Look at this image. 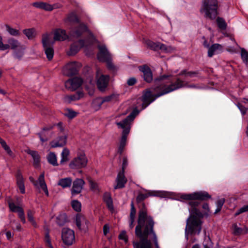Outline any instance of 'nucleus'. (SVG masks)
Instances as JSON below:
<instances>
[{"label": "nucleus", "instance_id": "f257e3e1", "mask_svg": "<svg viewBox=\"0 0 248 248\" xmlns=\"http://www.w3.org/2000/svg\"><path fill=\"white\" fill-rule=\"evenodd\" d=\"M185 87L195 88L196 86H188L184 81L171 75L160 76L155 79L154 86L147 90L143 94L142 99H140L142 102L141 110L145 108L156 98Z\"/></svg>", "mask_w": 248, "mask_h": 248}, {"label": "nucleus", "instance_id": "f03ea898", "mask_svg": "<svg viewBox=\"0 0 248 248\" xmlns=\"http://www.w3.org/2000/svg\"><path fill=\"white\" fill-rule=\"evenodd\" d=\"M180 198L182 199L190 201L188 202V210L190 216L186 219V225L185 229V236L188 239V233H197L199 234L201 231L202 221L200 217L203 214L198 208L199 202L196 200H204L211 198V196L206 191H199L188 194H182Z\"/></svg>", "mask_w": 248, "mask_h": 248}, {"label": "nucleus", "instance_id": "7ed1b4c3", "mask_svg": "<svg viewBox=\"0 0 248 248\" xmlns=\"http://www.w3.org/2000/svg\"><path fill=\"white\" fill-rule=\"evenodd\" d=\"M154 221L148 216L145 209H141L139 214L138 225L136 227V235L140 238V242H133L134 248H151L153 240L156 248H160L156 234L153 231Z\"/></svg>", "mask_w": 248, "mask_h": 248}, {"label": "nucleus", "instance_id": "20e7f679", "mask_svg": "<svg viewBox=\"0 0 248 248\" xmlns=\"http://www.w3.org/2000/svg\"><path fill=\"white\" fill-rule=\"evenodd\" d=\"M64 23L66 26H71L69 29V35L73 38H78L84 32L88 31L86 25L79 20L74 12L67 15L64 19Z\"/></svg>", "mask_w": 248, "mask_h": 248}, {"label": "nucleus", "instance_id": "39448f33", "mask_svg": "<svg viewBox=\"0 0 248 248\" xmlns=\"http://www.w3.org/2000/svg\"><path fill=\"white\" fill-rule=\"evenodd\" d=\"M139 111L135 108L132 112L125 119L121 122L116 121V124L118 128L123 129L122 136L120 141V145L118 148V152L121 154L126 145L127 137L131 128V125L132 121L136 116L138 114Z\"/></svg>", "mask_w": 248, "mask_h": 248}, {"label": "nucleus", "instance_id": "423d86ee", "mask_svg": "<svg viewBox=\"0 0 248 248\" xmlns=\"http://www.w3.org/2000/svg\"><path fill=\"white\" fill-rule=\"evenodd\" d=\"M217 0H204L201 9L205 17L214 19L217 15Z\"/></svg>", "mask_w": 248, "mask_h": 248}, {"label": "nucleus", "instance_id": "0eeeda50", "mask_svg": "<svg viewBox=\"0 0 248 248\" xmlns=\"http://www.w3.org/2000/svg\"><path fill=\"white\" fill-rule=\"evenodd\" d=\"M98 47L99 49V52L97 54L98 60L100 62H106L108 69L114 70L115 66L111 62L112 57L106 46L104 45H99Z\"/></svg>", "mask_w": 248, "mask_h": 248}, {"label": "nucleus", "instance_id": "6e6552de", "mask_svg": "<svg viewBox=\"0 0 248 248\" xmlns=\"http://www.w3.org/2000/svg\"><path fill=\"white\" fill-rule=\"evenodd\" d=\"M94 40V37L91 34L90 40H79L78 42H74L71 45L70 49L67 52L68 55H74L78 52L81 47H84L87 48L88 47H90Z\"/></svg>", "mask_w": 248, "mask_h": 248}, {"label": "nucleus", "instance_id": "1a4fd4ad", "mask_svg": "<svg viewBox=\"0 0 248 248\" xmlns=\"http://www.w3.org/2000/svg\"><path fill=\"white\" fill-rule=\"evenodd\" d=\"M54 43V41L52 40L50 34L46 33L43 35L42 44L45 54L48 60H51L53 57L54 50L53 45Z\"/></svg>", "mask_w": 248, "mask_h": 248}, {"label": "nucleus", "instance_id": "9d476101", "mask_svg": "<svg viewBox=\"0 0 248 248\" xmlns=\"http://www.w3.org/2000/svg\"><path fill=\"white\" fill-rule=\"evenodd\" d=\"M103 73V70L100 68H96V84L99 90L101 91H104L107 88L109 78L108 75H104Z\"/></svg>", "mask_w": 248, "mask_h": 248}, {"label": "nucleus", "instance_id": "9b49d317", "mask_svg": "<svg viewBox=\"0 0 248 248\" xmlns=\"http://www.w3.org/2000/svg\"><path fill=\"white\" fill-rule=\"evenodd\" d=\"M87 163V159L84 153H78L69 164V167L72 169H81L85 167Z\"/></svg>", "mask_w": 248, "mask_h": 248}, {"label": "nucleus", "instance_id": "f8f14e48", "mask_svg": "<svg viewBox=\"0 0 248 248\" xmlns=\"http://www.w3.org/2000/svg\"><path fill=\"white\" fill-rule=\"evenodd\" d=\"M62 238L64 244L71 245L75 240V232L69 228H63L62 230Z\"/></svg>", "mask_w": 248, "mask_h": 248}, {"label": "nucleus", "instance_id": "ddd939ff", "mask_svg": "<svg viewBox=\"0 0 248 248\" xmlns=\"http://www.w3.org/2000/svg\"><path fill=\"white\" fill-rule=\"evenodd\" d=\"M81 66V64L76 62H70L66 64L62 70L64 75L71 76L77 73L78 69Z\"/></svg>", "mask_w": 248, "mask_h": 248}, {"label": "nucleus", "instance_id": "4468645a", "mask_svg": "<svg viewBox=\"0 0 248 248\" xmlns=\"http://www.w3.org/2000/svg\"><path fill=\"white\" fill-rule=\"evenodd\" d=\"M30 180L34 184L36 188L42 189L47 196L49 195L47 186L45 182V175L44 173L39 176L37 181H35L32 177H30Z\"/></svg>", "mask_w": 248, "mask_h": 248}, {"label": "nucleus", "instance_id": "2eb2a0df", "mask_svg": "<svg viewBox=\"0 0 248 248\" xmlns=\"http://www.w3.org/2000/svg\"><path fill=\"white\" fill-rule=\"evenodd\" d=\"M8 44H4L3 43L0 44V50L4 51L11 48L13 50H16L20 47L22 45L16 39L14 38H10L7 40Z\"/></svg>", "mask_w": 248, "mask_h": 248}, {"label": "nucleus", "instance_id": "dca6fc26", "mask_svg": "<svg viewBox=\"0 0 248 248\" xmlns=\"http://www.w3.org/2000/svg\"><path fill=\"white\" fill-rule=\"evenodd\" d=\"M75 220L76 225L80 230L84 232H86L88 230L89 222L84 216L78 214L76 217Z\"/></svg>", "mask_w": 248, "mask_h": 248}, {"label": "nucleus", "instance_id": "f3484780", "mask_svg": "<svg viewBox=\"0 0 248 248\" xmlns=\"http://www.w3.org/2000/svg\"><path fill=\"white\" fill-rule=\"evenodd\" d=\"M149 196L166 197L168 196V192L164 191H149L147 194H139L137 199L138 202L142 201Z\"/></svg>", "mask_w": 248, "mask_h": 248}, {"label": "nucleus", "instance_id": "a211bd4d", "mask_svg": "<svg viewBox=\"0 0 248 248\" xmlns=\"http://www.w3.org/2000/svg\"><path fill=\"white\" fill-rule=\"evenodd\" d=\"M82 80L79 78H74L70 79L65 82V86L66 88L74 91L78 88L82 84Z\"/></svg>", "mask_w": 248, "mask_h": 248}, {"label": "nucleus", "instance_id": "6ab92c4d", "mask_svg": "<svg viewBox=\"0 0 248 248\" xmlns=\"http://www.w3.org/2000/svg\"><path fill=\"white\" fill-rule=\"evenodd\" d=\"M8 203L10 210L13 212H17L21 221L23 223H25L26 222V219L22 208L18 205H16L12 200H9Z\"/></svg>", "mask_w": 248, "mask_h": 248}, {"label": "nucleus", "instance_id": "aec40b11", "mask_svg": "<svg viewBox=\"0 0 248 248\" xmlns=\"http://www.w3.org/2000/svg\"><path fill=\"white\" fill-rule=\"evenodd\" d=\"M139 70L142 73V76L145 81L150 82L153 80V74L149 67L146 65L141 66L139 67Z\"/></svg>", "mask_w": 248, "mask_h": 248}, {"label": "nucleus", "instance_id": "412c9836", "mask_svg": "<svg viewBox=\"0 0 248 248\" xmlns=\"http://www.w3.org/2000/svg\"><path fill=\"white\" fill-rule=\"evenodd\" d=\"M85 183L82 179H77L73 183L71 190L72 195H76L81 192Z\"/></svg>", "mask_w": 248, "mask_h": 248}, {"label": "nucleus", "instance_id": "4be33fe9", "mask_svg": "<svg viewBox=\"0 0 248 248\" xmlns=\"http://www.w3.org/2000/svg\"><path fill=\"white\" fill-rule=\"evenodd\" d=\"M71 37L69 34H67L65 30L57 29L54 31V41H62Z\"/></svg>", "mask_w": 248, "mask_h": 248}, {"label": "nucleus", "instance_id": "5701e85b", "mask_svg": "<svg viewBox=\"0 0 248 248\" xmlns=\"http://www.w3.org/2000/svg\"><path fill=\"white\" fill-rule=\"evenodd\" d=\"M116 185L114 186V189H118L123 188L125 183L127 182V179L125 177L124 175V172L120 171L117 175V178L116 179Z\"/></svg>", "mask_w": 248, "mask_h": 248}, {"label": "nucleus", "instance_id": "b1692460", "mask_svg": "<svg viewBox=\"0 0 248 248\" xmlns=\"http://www.w3.org/2000/svg\"><path fill=\"white\" fill-rule=\"evenodd\" d=\"M27 153L30 155L33 158V166L35 168H38L40 166V156L37 151L27 149L26 150Z\"/></svg>", "mask_w": 248, "mask_h": 248}, {"label": "nucleus", "instance_id": "393cba45", "mask_svg": "<svg viewBox=\"0 0 248 248\" xmlns=\"http://www.w3.org/2000/svg\"><path fill=\"white\" fill-rule=\"evenodd\" d=\"M66 140L67 136L66 135L60 136L56 140L51 142V145L53 148L62 147L65 145Z\"/></svg>", "mask_w": 248, "mask_h": 248}, {"label": "nucleus", "instance_id": "a878e982", "mask_svg": "<svg viewBox=\"0 0 248 248\" xmlns=\"http://www.w3.org/2000/svg\"><path fill=\"white\" fill-rule=\"evenodd\" d=\"M222 50V46L218 44H214L212 45L208 50V56L212 57L214 55L217 54Z\"/></svg>", "mask_w": 248, "mask_h": 248}, {"label": "nucleus", "instance_id": "bb28decb", "mask_svg": "<svg viewBox=\"0 0 248 248\" xmlns=\"http://www.w3.org/2000/svg\"><path fill=\"white\" fill-rule=\"evenodd\" d=\"M51 128V127L44 128L41 133L39 134L40 140L42 142L47 141L50 137V129Z\"/></svg>", "mask_w": 248, "mask_h": 248}, {"label": "nucleus", "instance_id": "cd10ccee", "mask_svg": "<svg viewBox=\"0 0 248 248\" xmlns=\"http://www.w3.org/2000/svg\"><path fill=\"white\" fill-rule=\"evenodd\" d=\"M17 185L22 194L25 193V189L23 176L20 172H18L16 176Z\"/></svg>", "mask_w": 248, "mask_h": 248}, {"label": "nucleus", "instance_id": "c85d7f7f", "mask_svg": "<svg viewBox=\"0 0 248 248\" xmlns=\"http://www.w3.org/2000/svg\"><path fill=\"white\" fill-rule=\"evenodd\" d=\"M83 96V93L81 92H78L76 93L67 95L64 97V100L65 102L70 103L72 101H75L80 99Z\"/></svg>", "mask_w": 248, "mask_h": 248}, {"label": "nucleus", "instance_id": "c756f323", "mask_svg": "<svg viewBox=\"0 0 248 248\" xmlns=\"http://www.w3.org/2000/svg\"><path fill=\"white\" fill-rule=\"evenodd\" d=\"M25 50V46L22 45L17 49L14 50L13 53V57L17 59H21L24 55V52Z\"/></svg>", "mask_w": 248, "mask_h": 248}, {"label": "nucleus", "instance_id": "7c9ffc66", "mask_svg": "<svg viewBox=\"0 0 248 248\" xmlns=\"http://www.w3.org/2000/svg\"><path fill=\"white\" fill-rule=\"evenodd\" d=\"M103 102L101 97L96 98L93 99L91 104V108L94 111H97L100 109Z\"/></svg>", "mask_w": 248, "mask_h": 248}, {"label": "nucleus", "instance_id": "2f4dec72", "mask_svg": "<svg viewBox=\"0 0 248 248\" xmlns=\"http://www.w3.org/2000/svg\"><path fill=\"white\" fill-rule=\"evenodd\" d=\"M72 180L70 177L61 179L59 180L58 184L63 188L70 187L72 184Z\"/></svg>", "mask_w": 248, "mask_h": 248}, {"label": "nucleus", "instance_id": "473e14b6", "mask_svg": "<svg viewBox=\"0 0 248 248\" xmlns=\"http://www.w3.org/2000/svg\"><path fill=\"white\" fill-rule=\"evenodd\" d=\"M47 159L48 162L54 166L58 165L56 155L53 152H50L47 156Z\"/></svg>", "mask_w": 248, "mask_h": 248}, {"label": "nucleus", "instance_id": "72a5a7b5", "mask_svg": "<svg viewBox=\"0 0 248 248\" xmlns=\"http://www.w3.org/2000/svg\"><path fill=\"white\" fill-rule=\"evenodd\" d=\"M119 97V94L117 93H113L109 95L101 97L103 104L105 102H110L111 101L116 100Z\"/></svg>", "mask_w": 248, "mask_h": 248}, {"label": "nucleus", "instance_id": "f704fd0d", "mask_svg": "<svg viewBox=\"0 0 248 248\" xmlns=\"http://www.w3.org/2000/svg\"><path fill=\"white\" fill-rule=\"evenodd\" d=\"M69 153V150L67 148H64L63 149L61 153V164H63L68 160Z\"/></svg>", "mask_w": 248, "mask_h": 248}, {"label": "nucleus", "instance_id": "c9c22d12", "mask_svg": "<svg viewBox=\"0 0 248 248\" xmlns=\"http://www.w3.org/2000/svg\"><path fill=\"white\" fill-rule=\"evenodd\" d=\"M104 201L106 203L108 209L110 210L113 209L112 199L108 193H105L103 197Z\"/></svg>", "mask_w": 248, "mask_h": 248}, {"label": "nucleus", "instance_id": "e433bc0d", "mask_svg": "<svg viewBox=\"0 0 248 248\" xmlns=\"http://www.w3.org/2000/svg\"><path fill=\"white\" fill-rule=\"evenodd\" d=\"M23 33L29 39H32L35 36V30L33 28L24 30Z\"/></svg>", "mask_w": 248, "mask_h": 248}, {"label": "nucleus", "instance_id": "4c0bfd02", "mask_svg": "<svg viewBox=\"0 0 248 248\" xmlns=\"http://www.w3.org/2000/svg\"><path fill=\"white\" fill-rule=\"evenodd\" d=\"M78 114V112L74 111L71 108H67L65 110L64 115L69 119H73Z\"/></svg>", "mask_w": 248, "mask_h": 248}, {"label": "nucleus", "instance_id": "58836bf2", "mask_svg": "<svg viewBox=\"0 0 248 248\" xmlns=\"http://www.w3.org/2000/svg\"><path fill=\"white\" fill-rule=\"evenodd\" d=\"M7 31L12 36H18L20 35L19 30L11 28L8 25L5 26Z\"/></svg>", "mask_w": 248, "mask_h": 248}, {"label": "nucleus", "instance_id": "ea45409f", "mask_svg": "<svg viewBox=\"0 0 248 248\" xmlns=\"http://www.w3.org/2000/svg\"><path fill=\"white\" fill-rule=\"evenodd\" d=\"M157 49H159L165 52H171L174 48L170 46H167L164 44L160 43H158Z\"/></svg>", "mask_w": 248, "mask_h": 248}, {"label": "nucleus", "instance_id": "a19ab883", "mask_svg": "<svg viewBox=\"0 0 248 248\" xmlns=\"http://www.w3.org/2000/svg\"><path fill=\"white\" fill-rule=\"evenodd\" d=\"M232 227L233 229V233L236 235L245 233L247 232V229L246 228L242 229L238 226L237 224H234Z\"/></svg>", "mask_w": 248, "mask_h": 248}, {"label": "nucleus", "instance_id": "79ce46f5", "mask_svg": "<svg viewBox=\"0 0 248 248\" xmlns=\"http://www.w3.org/2000/svg\"><path fill=\"white\" fill-rule=\"evenodd\" d=\"M58 7L56 4H54L53 5L50 4L49 3L44 2L43 6V10H44L46 11H51L53 9L57 8Z\"/></svg>", "mask_w": 248, "mask_h": 248}, {"label": "nucleus", "instance_id": "37998d69", "mask_svg": "<svg viewBox=\"0 0 248 248\" xmlns=\"http://www.w3.org/2000/svg\"><path fill=\"white\" fill-rule=\"evenodd\" d=\"M66 221V216L65 214H60L57 217V222L59 225H62Z\"/></svg>", "mask_w": 248, "mask_h": 248}, {"label": "nucleus", "instance_id": "c03bdc74", "mask_svg": "<svg viewBox=\"0 0 248 248\" xmlns=\"http://www.w3.org/2000/svg\"><path fill=\"white\" fill-rule=\"evenodd\" d=\"M34 212L31 210H28L27 213V216L29 221L33 225L34 227L37 226V224L34 219L33 215Z\"/></svg>", "mask_w": 248, "mask_h": 248}, {"label": "nucleus", "instance_id": "a18cd8bd", "mask_svg": "<svg viewBox=\"0 0 248 248\" xmlns=\"http://www.w3.org/2000/svg\"><path fill=\"white\" fill-rule=\"evenodd\" d=\"M217 23L218 28L221 30H225L226 28L227 24L225 20L220 17H217Z\"/></svg>", "mask_w": 248, "mask_h": 248}, {"label": "nucleus", "instance_id": "49530a36", "mask_svg": "<svg viewBox=\"0 0 248 248\" xmlns=\"http://www.w3.org/2000/svg\"><path fill=\"white\" fill-rule=\"evenodd\" d=\"M71 205L74 210L77 212L81 211V203L77 200H74L71 202Z\"/></svg>", "mask_w": 248, "mask_h": 248}, {"label": "nucleus", "instance_id": "de8ad7c7", "mask_svg": "<svg viewBox=\"0 0 248 248\" xmlns=\"http://www.w3.org/2000/svg\"><path fill=\"white\" fill-rule=\"evenodd\" d=\"M145 43L150 48L154 50L157 49L158 43H154L150 40H147L145 41Z\"/></svg>", "mask_w": 248, "mask_h": 248}, {"label": "nucleus", "instance_id": "09e8293b", "mask_svg": "<svg viewBox=\"0 0 248 248\" xmlns=\"http://www.w3.org/2000/svg\"><path fill=\"white\" fill-rule=\"evenodd\" d=\"M241 55V58H242L243 61L245 63H248V52L244 48H242Z\"/></svg>", "mask_w": 248, "mask_h": 248}, {"label": "nucleus", "instance_id": "8fccbe9b", "mask_svg": "<svg viewBox=\"0 0 248 248\" xmlns=\"http://www.w3.org/2000/svg\"><path fill=\"white\" fill-rule=\"evenodd\" d=\"M90 186L91 189L94 192H98L99 191V187L97 183L93 181H89Z\"/></svg>", "mask_w": 248, "mask_h": 248}, {"label": "nucleus", "instance_id": "3c124183", "mask_svg": "<svg viewBox=\"0 0 248 248\" xmlns=\"http://www.w3.org/2000/svg\"><path fill=\"white\" fill-rule=\"evenodd\" d=\"M45 241L47 245L50 248H53L51 245V239L49 234L48 232H46L45 236Z\"/></svg>", "mask_w": 248, "mask_h": 248}, {"label": "nucleus", "instance_id": "603ef678", "mask_svg": "<svg viewBox=\"0 0 248 248\" xmlns=\"http://www.w3.org/2000/svg\"><path fill=\"white\" fill-rule=\"evenodd\" d=\"M247 211H248V205H244L236 212V213L234 214V216L235 217H236L238 215H240V214H242L244 212H246Z\"/></svg>", "mask_w": 248, "mask_h": 248}, {"label": "nucleus", "instance_id": "864d4df0", "mask_svg": "<svg viewBox=\"0 0 248 248\" xmlns=\"http://www.w3.org/2000/svg\"><path fill=\"white\" fill-rule=\"evenodd\" d=\"M119 238L120 239L124 240L125 243L128 242V237L125 231L121 232L119 235Z\"/></svg>", "mask_w": 248, "mask_h": 248}, {"label": "nucleus", "instance_id": "5fc2aeb1", "mask_svg": "<svg viewBox=\"0 0 248 248\" xmlns=\"http://www.w3.org/2000/svg\"><path fill=\"white\" fill-rule=\"evenodd\" d=\"M202 208L203 210L204 214L208 216L210 213V208L208 203H204L202 204Z\"/></svg>", "mask_w": 248, "mask_h": 248}, {"label": "nucleus", "instance_id": "6e6d98bb", "mask_svg": "<svg viewBox=\"0 0 248 248\" xmlns=\"http://www.w3.org/2000/svg\"><path fill=\"white\" fill-rule=\"evenodd\" d=\"M2 147L9 156L14 157V155L12 151L10 149V147L7 145V144H5V145L2 146Z\"/></svg>", "mask_w": 248, "mask_h": 248}, {"label": "nucleus", "instance_id": "4d7b16f0", "mask_svg": "<svg viewBox=\"0 0 248 248\" xmlns=\"http://www.w3.org/2000/svg\"><path fill=\"white\" fill-rule=\"evenodd\" d=\"M2 147L9 156L14 157V155L12 151L10 149V147L7 145V144H5V145L2 146Z\"/></svg>", "mask_w": 248, "mask_h": 248}, {"label": "nucleus", "instance_id": "13d9d810", "mask_svg": "<svg viewBox=\"0 0 248 248\" xmlns=\"http://www.w3.org/2000/svg\"><path fill=\"white\" fill-rule=\"evenodd\" d=\"M237 106L240 110L242 115H244L246 113L248 108L242 106L241 104L238 103Z\"/></svg>", "mask_w": 248, "mask_h": 248}, {"label": "nucleus", "instance_id": "bf43d9fd", "mask_svg": "<svg viewBox=\"0 0 248 248\" xmlns=\"http://www.w3.org/2000/svg\"><path fill=\"white\" fill-rule=\"evenodd\" d=\"M44 4V2L42 1H37L33 2L32 5L33 6H34L35 8L43 9V6Z\"/></svg>", "mask_w": 248, "mask_h": 248}, {"label": "nucleus", "instance_id": "052dcab7", "mask_svg": "<svg viewBox=\"0 0 248 248\" xmlns=\"http://www.w3.org/2000/svg\"><path fill=\"white\" fill-rule=\"evenodd\" d=\"M131 212H130V218H135V215H136V210L134 207L133 202L131 203Z\"/></svg>", "mask_w": 248, "mask_h": 248}, {"label": "nucleus", "instance_id": "680f3d73", "mask_svg": "<svg viewBox=\"0 0 248 248\" xmlns=\"http://www.w3.org/2000/svg\"><path fill=\"white\" fill-rule=\"evenodd\" d=\"M137 82V80L134 78H129L127 81V84L129 86H133Z\"/></svg>", "mask_w": 248, "mask_h": 248}, {"label": "nucleus", "instance_id": "e2e57ef3", "mask_svg": "<svg viewBox=\"0 0 248 248\" xmlns=\"http://www.w3.org/2000/svg\"><path fill=\"white\" fill-rule=\"evenodd\" d=\"M127 165V159L126 157H124L123 161L122 170L121 171H124V169Z\"/></svg>", "mask_w": 248, "mask_h": 248}, {"label": "nucleus", "instance_id": "0e129e2a", "mask_svg": "<svg viewBox=\"0 0 248 248\" xmlns=\"http://www.w3.org/2000/svg\"><path fill=\"white\" fill-rule=\"evenodd\" d=\"M224 202L225 200L224 199L219 200L217 202V207L222 208Z\"/></svg>", "mask_w": 248, "mask_h": 248}, {"label": "nucleus", "instance_id": "69168bd1", "mask_svg": "<svg viewBox=\"0 0 248 248\" xmlns=\"http://www.w3.org/2000/svg\"><path fill=\"white\" fill-rule=\"evenodd\" d=\"M135 218H130L129 220V227L132 229L134 227Z\"/></svg>", "mask_w": 248, "mask_h": 248}, {"label": "nucleus", "instance_id": "338daca9", "mask_svg": "<svg viewBox=\"0 0 248 248\" xmlns=\"http://www.w3.org/2000/svg\"><path fill=\"white\" fill-rule=\"evenodd\" d=\"M109 231V227L108 224H105L103 227V232L105 235H106Z\"/></svg>", "mask_w": 248, "mask_h": 248}, {"label": "nucleus", "instance_id": "774afa93", "mask_svg": "<svg viewBox=\"0 0 248 248\" xmlns=\"http://www.w3.org/2000/svg\"><path fill=\"white\" fill-rule=\"evenodd\" d=\"M13 235L11 232L8 231L6 233V236L8 239H10V238H11L13 236Z\"/></svg>", "mask_w": 248, "mask_h": 248}]
</instances>
